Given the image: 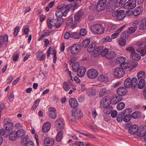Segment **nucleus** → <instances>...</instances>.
I'll return each instance as SVG.
<instances>
[{"instance_id": "62", "label": "nucleus", "mask_w": 146, "mask_h": 146, "mask_svg": "<svg viewBox=\"0 0 146 146\" xmlns=\"http://www.w3.org/2000/svg\"><path fill=\"white\" fill-rule=\"evenodd\" d=\"M64 37L65 39H68L70 38H71V33L69 32L65 33L64 35Z\"/></svg>"}, {"instance_id": "64", "label": "nucleus", "mask_w": 146, "mask_h": 146, "mask_svg": "<svg viewBox=\"0 0 146 146\" xmlns=\"http://www.w3.org/2000/svg\"><path fill=\"white\" fill-rule=\"evenodd\" d=\"M96 90H95L92 89L90 91L89 95L90 96H95L96 95Z\"/></svg>"}, {"instance_id": "12", "label": "nucleus", "mask_w": 146, "mask_h": 146, "mask_svg": "<svg viewBox=\"0 0 146 146\" xmlns=\"http://www.w3.org/2000/svg\"><path fill=\"white\" fill-rule=\"evenodd\" d=\"M98 75L97 71L94 69H91L87 72L88 77L90 79H94L96 78Z\"/></svg>"}, {"instance_id": "53", "label": "nucleus", "mask_w": 146, "mask_h": 146, "mask_svg": "<svg viewBox=\"0 0 146 146\" xmlns=\"http://www.w3.org/2000/svg\"><path fill=\"white\" fill-rule=\"evenodd\" d=\"M125 106V104L123 102H121L118 104L117 108L118 110H120L123 109Z\"/></svg>"}, {"instance_id": "27", "label": "nucleus", "mask_w": 146, "mask_h": 146, "mask_svg": "<svg viewBox=\"0 0 146 146\" xmlns=\"http://www.w3.org/2000/svg\"><path fill=\"white\" fill-rule=\"evenodd\" d=\"M17 138H24L25 135V131L22 129H18L16 131Z\"/></svg>"}, {"instance_id": "41", "label": "nucleus", "mask_w": 146, "mask_h": 146, "mask_svg": "<svg viewBox=\"0 0 146 146\" xmlns=\"http://www.w3.org/2000/svg\"><path fill=\"white\" fill-rule=\"evenodd\" d=\"M125 0H116L115 3L116 7H121L125 2Z\"/></svg>"}, {"instance_id": "55", "label": "nucleus", "mask_w": 146, "mask_h": 146, "mask_svg": "<svg viewBox=\"0 0 146 146\" xmlns=\"http://www.w3.org/2000/svg\"><path fill=\"white\" fill-rule=\"evenodd\" d=\"M107 92L106 88H103L100 90V92L99 94V95L100 97H102L105 95Z\"/></svg>"}, {"instance_id": "31", "label": "nucleus", "mask_w": 146, "mask_h": 146, "mask_svg": "<svg viewBox=\"0 0 146 146\" xmlns=\"http://www.w3.org/2000/svg\"><path fill=\"white\" fill-rule=\"evenodd\" d=\"M50 124L49 122H46L44 124L42 128V131L44 133L47 132L50 128Z\"/></svg>"}, {"instance_id": "52", "label": "nucleus", "mask_w": 146, "mask_h": 146, "mask_svg": "<svg viewBox=\"0 0 146 146\" xmlns=\"http://www.w3.org/2000/svg\"><path fill=\"white\" fill-rule=\"evenodd\" d=\"M4 127L6 130L10 131L12 130L13 129V125L11 123L7 125H5Z\"/></svg>"}, {"instance_id": "29", "label": "nucleus", "mask_w": 146, "mask_h": 146, "mask_svg": "<svg viewBox=\"0 0 146 146\" xmlns=\"http://www.w3.org/2000/svg\"><path fill=\"white\" fill-rule=\"evenodd\" d=\"M85 68L84 67H81L78 69L77 75L80 77L83 76L86 72Z\"/></svg>"}, {"instance_id": "49", "label": "nucleus", "mask_w": 146, "mask_h": 146, "mask_svg": "<svg viewBox=\"0 0 146 146\" xmlns=\"http://www.w3.org/2000/svg\"><path fill=\"white\" fill-rule=\"evenodd\" d=\"M131 115V117H132L134 119H137L140 116V113L138 111L135 112Z\"/></svg>"}, {"instance_id": "38", "label": "nucleus", "mask_w": 146, "mask_h": 146, "mask_svg": "<svg viewBox=\"0 0 146 146\" xmlns=\"http://www.w3.org/2000/svg\"><path fill=\"white\" fill-rule=\"evenodd\" d=\"M131 56L132 59L135 61L138 60L141 58L140 54L136 53L135 52L134 53L131 54Z\"/></svg>"}, {"instance_id": "2", "label": "nucleus", "mask_w": 146, "mask_h": 146, "mask_svg": "<svg viewBox=\"0 0 146 146\" xmlns=\"http://www.w3.org/2000/svg\"><path fill=\"white\" fill-rule=\"evenodd\" d=\"M64 21V19H56L55 20L52 19L50 20L49 22L47 21L48 27L50 29H51L52 28V26H54L55 28H59L60 27Z\"/></svg>"}, {"instance_id": "14", "label": "nucleus", "mask_w": 146, "mask_h": 146, "mask_svg": "<svg viewBox=\"0 0 146 146\" xmlns=\"http://www.w3.org/2000/svg\"><path fill=\"white\" fill-rule=\"evenodd\" d=\"M79 3L77 1H75L74 3H72L71 4L69 5H67L66 7H64L65 8L63 10L65 11H63V15L64 17H66L68 12L70 11V7L72 6L74 8H75L78 7V6Z\"/></svg>"}, {"instance_id": "11", "label": "nucleus", "mask_w": 146, "mask_h": 146, "mask_svg": "<svg viewBox=\"0 0 146 146\" xmlns=\"http://www.w3.org/2000/svg\"><path fill=\"white\" fill-rule=\"evenodd\" d=\"M55 126L57 129L62 130L64 126V120L61 118L58 119L55 122Z\"/></svg>"}, {"instance_id": "8", "label": "nucleus", "mask_w": 146, "mask_h": 146, "mask_svg": "<svg viewBox=\"0 0 146 146\" xmlns=\"http://www.w3.org/2000/svg\"><path fill=\"white\" fill-rule=\"evenodd\" d=\"M136 0H129L123 5L125 9H134L136 6Z\"/></svg>"}, {"instance_id": "34", "label": "nucleus", "mask_w": 146, "mask_h": 146, "mask_svg": "<svg viewBox=\"0 0 146 146\" xmlns=\"http://www.w3.org/2000/svg\"><path fill=\"white\" fill-rule=\"evenodd\" d=\"M17 137L16 133L15 131H12L10 133L9 135V139L11 141L15 140Z\"/></svg>"}, {"instance_id": "57", "label": "nucleus", "mask_w": 146, "mask_h": 146, "mask_svg": "<svg viewBox=\"0 0 146 146\" xmlns=\"http://www.w3.org/2000/svg\"><path fill=\"white\" fill-rule=\"evenodd\" d=\"M87 33L86 30L85 29H81L80 31L79 35L80 36H84L86 35Z\"/></svg>"}, {"instance_id": "39", "label": "nucleus", "mask_w": 146, "mask_h": 146, "mask_svg": "<svg viewBox=\"0 0 146 146\" xmlns=\"http://www.w3.org/2000/svg\"><path fill=\"white\" fill-rule=\"evenodd\" d=\"M125 115V112L122 111L119 114L117 117V120L118 122H121L123 120V117Z\"/></svg>"}, {"instance_id": "4", "label": "nucleus", "mask_w": 146, "mask_h": 146, "mask_svg": "<svg viewBox=\"0 0 146 146\" xmlns=\"http://www.w3.org/2000/svg\"><path fill=\"white\" fill-rule=\"evenodd\" d=\"M101 53L102 56H104L108 59H110L115 57L117 54L116 52L113 51H109L107 48H104Z\"/></svg>"}, {"instance_id": "26", "label": "nucleus", "mask_w": 146, "mask_h": 146, "mask_svg": "<svg viewBox=\"0 0 146 146\" xmlns=\"http://www.w3.org/2000/svg\"><path fill=\"white\" fill-rule=\"evenodd\" d=\"M143 11V9L142 7H137L134 10L133 14L135 16H138L142 13Z\"/></svg>"}, {"instance_id": "3", "label": "nucleus", "mask_w": 146, "mask_h": 146, "mask_svg": "<svg viewBox=\"0 0 146 146\" xmlns=\"http://www.w3.org/2000/svg\"><path fill=\"white\" fill-rule=\"evenodd\" d=\"M146 76L145 73L143 71H141L139 72L137 75L139 83L138 87L139 89H142L145 86V83L144 79Z\"/></svg>"}, {"instance_id": "16", "label": "nucleus", "mask_w": 146, "mask_h": 146, "mask_svg": "<svg viewBox=\"0 0 146 146\" xmlns=\"http://www.w3.org/2000/svg\"><path fill=\"white\" fill-rule=\"evenodd\" d=\"M103 47L102 46H99L95 48L94 50L92 52V53L91 54V56L94 57L98 56L99 54L102 55V52L104 49Z\"/></svg>"}, {"instance_id": "51", "label": "nucleus", "mask_w": 146, "mask_h": 146, "mask_svg": "<svg viewBox=\"0 0 146 146\" xmlns=\"http://www.w3.org/2000/svg\"><path fill=\"white\" fill-rule=\"evenodd\" d=\"M112 40V38L110 36H107L106 37L103 38L101 40L102 42H111Z\"/></svg>"}, {"instance_id": "9", "label": "nucleus", "mask_w": 146, "mask_h": 146, "mask_svg": "<svg viewBox=\"0 0 146 146\" xmlns=\"http://www.w3.org/2000/svg\"><path fill=\"white\" fill-rule=\"evenodd\" d=\"M107 0H100L97 3L96 8L98 11H101L104 10L106 6Z\"/></svg>"}, {"instance_id": "40", "label": "nucleus", "mask_w": 146, "mask_h": 146, "mask_svg": "<svg viewBox=\"0 0 146 146\" xmlns=\"http://www.w3.org/2000/svg\"><path fill=\"white\" fill-rule=\"evenodd\" d=\"M139 27L141 29H144L146 28V17L141 21Z\"/></svg>"}, {"instance_id": "43", "label": "nucleus", "mask_w": 146, "mask_h": 146, "mask_svg": "<svg viewBox=\"0 0 146 146\" xmlns=\"http://www.w3.org/2000/svg\"><path fill=\"white\" fill-rule=\"evenodd\" d=\"M62 133L63 132L61 130H60L57 134L56 137V140L57 142H60L62 139Z\"/></svg>"}, {"instance_id": "17", "label": "nucleus", "mask_w": 146, "mask_h": 146, "mask_svg": "<svg viewBox=\"0 0 146 146\" xmlns=\"http://www.w3.org/2000/svg\"><path fill=\"white\" fill-rule=\"evenodd\" d=\"M76 24V22L73 20L72 17H70L68 19H67L66 23L67 27L72 29H74L75 28Z\"/></svg>"}, {"instance_id": "61", "label": "nucleus", "mask_w": 146, "mask_h": 146, "mask_svg": "<svg viewBox=\"0 0 146 146\" xmlns=\"http://www.w3.org/2000/svg\"><path fill=\"white\" fill-rule=\"evenodd\" d=\"M20 28L19 26H17L14 29V31L13 35L14 36H16L18 32L19 31Z\"/></svg>"}, {"instance_id": "21", "label": "nucleus", "mask_w": 146, "mask_h": 146, "mask_svg": "<svg viewBox=\"0 0 146 146\" xmlns=\"http://www.w3.org/2000/svg\"><path fill=\"white\" fill-rule=\"evenodd\" d=\"M48 109L50 111L49 113V117L52 119L56 118L57 115L55 109L51 107H50Z\"/></svg>"}, {"instance_id": "32", "label": "nucleus", "mask_w": 146, "mask_h": 146, "mask_svg": "<svg viewBox=\"0 0 146 146\" xmlns=\"http://www.w3.org/2000/svg\"><path fill=\"white\" fill-rule=\"evenodd\" d=\"M122 99V98L121 96L115 95L111 100V104H117L121 101Z\"/></svg>"}, {"instance_id": "1", "label": "nucleus", "mask_w": 146, "mask_h": 146, "mask_svg": "<svg viewBox=\"0 0 146 146\" xmlns=\"http://www.w3.org/2000/svg\"><path fill=\"white\" fill-rule=\"evenodd\" d=\"M124 84L125 88H135L138 84V80L135 77L131 79L130 78H128L125 80Z\"/></svg>"}, {"instance_id": "59", "label": "nucleus", "mask_w": 146, "mask_h": 146, "mask_svg": "<svg viewBox=\"0 0 146 146\" xmlns=\"http://www.w3.org/2000/svg\"><path fill=\"white\" fill-rule=\"evenodd\" d=\"M126 49L129 52H130L131 54H133L135 52V49L133 46L127 47Z\"/></svg>"}, {"instance_id": "58", "label": "nucleus", "mask_w": 146, "mask_h": 146, "mask_svg": "<svg viewBox=\"0 0 146 146\" xmlns=\"http://www.w3.org/2000/svg\"><path fill=\"white\" fill-rule=\"evenodd\" d=\"M44 32L43 34H42L45 37L47 36H49L51 35L53 33V31H50L48 30H46L45 31H43Z\"/></svg>"}, {"instance_id": "10", "label": "nucleus", "mask_w": 146, "mask_h": 146, "mask_svg": "<svg viewBox=\"0 0 146 146\" xmlns=\"http://www.w3.org/2000/svg\"><path fill=\"white\" fill-rule=\"evenodd\" d=\"M113 74L115 77L119 78L122 77L125 74V72L123 68H117L114 70Z\"/></svg>"}, {"instance_id": "24", "label": "nucleus", "mask_w": 146, "mask_h": 146, "mask_svg": "<svg viewBox=\"0 0 146 146\" xmlns=\"http://www.w3.org/2000/svg\"><path fill=\"white\" fill-rule=\"evenodd\" d=\"M79 45L75 44L72 46L71 48L70 51L72 54H75L78 53L80 49Z\"/></svg>"}, {"instance_id": "33", "label": "nucleus", "mask_w": 146, "mask_h": 146, "mask_svg": "<svg viewBox=\"0 0 146 146\" xmlns=\"http://www.w3.org/2000/svg\"><path fill=\"white\" fill-rule=\"evenodd\" d=\"M8 40V37L7 35L0 36V47L4 44L5 42H7Z\"/></svg>"}, {"instance_id": "48", "label": "nucleus", "mask_w": 146, "mask_h": 146, "mask_svg": "<svg viewBox=\"0 0 146 146\" xmlns=\"http://www.w3.org/2000/svg\"><path fill=\"white\" fill-rule=\"evenodd\" d=\"M131 118V116L129 113L126 115L123 118V121L125 122L129 121Z\"/></svg>"}, {"instance_id": "36", "label": "nucleus", "mask_w": 146, "mask_h": 146, "mask_svg": "<svg viewBox=\"0 0 146 146\" xmlns=\"http://www.w3.org/2000/svg\"><path fill=\"white\" fill-rule=\"evenodd\" d=\"M96 44L95 42H92L90 44L88 47L87 50L88 52H91V54L92 53V52L96 48Z\"/></svg>"}, {"instance_id": "37", "label": "nucleus", "mask_w": 146, "mask_h": 146, "mask_svg": "<svg viewBox=\"0 0 146 146\" xmlns=\"http://www.w3.org/2000/svg\"><path fill=\"white\" fill-rule=\"evenodd\" d=\"M98 80L101 82H108L109 80L108 77L104 75H101L98 78Z\"/></svg>"}, {"instance_id": "18", "label": "nucleus", "mask_w": 146, "mask_h": 146, "mask_svg": "<svg viewBox=\"0 0 146 146\" xmlns=\"http://www.w3.org/2000/svg\"><path fill=\"white\" fill-rule=\"evenodd\" d=\"M126 88L124 87H119L117 90L116 92L117 94L121 96L126 95L127 92Z\"/></svg>"}, {"instance_id": "30", "label": "nucleus", "mask_w": 146, "mask_h": 146, "mask_svg": "<svg viewBox=\"0 0 146 146\" xmlns=\"http://www.w3.org/2000/svg\"><path fill=\"white\" fill-rule=\"evenodd\" d=\"M84 14L82 10L79 11L74 16V20L76 21H80V19Z\"/></svg>"}, {"instance_id": "5", "label": "nucleus", "mask_w": 146, "mask_h": 146, "mask_svg": "<svg viewBox=\"0 0 146 146\" xmlns=\"http://www.w3.org/2000/svg\"><path fill=\"white\" fill-rule=\"evenodd\" d=\"M104 28L100 24H96L92 25L91 28L92 32L95 34H100L103 33L104 31Z\"/></svg>"}, {"instance_id": "20", "label": "nucleus", "mask_w": 146, "mask_h": 146, "mask_svg": "<svg viewBox=\"0 0 146 146\" xmlns=\"http://www.w3.org/2000/svg\"><path fill=\"white\" fill-rule=\"evenodd\" d=\"M44 143L45 146H53L54 140L51 137H46L44 140Z\"/></svg>"}, {"instance_id": "63", "label": "nucleus", "mask_w": 146, "mask_h": 146, "mask_svg": "<svg viewBox=\"0 0 146 146\" xmlns=\"http://www.w3.org/2000/svg\"><path fill=\"white\" fill-rule=\"evenodd\" d=\"M111 116L113 118H115L117 114V112L116 110H114L111 111Z\"/></svg>"}, {"instance_id": "22", "label": "nucleus", "mask_w": 146, "mask_h": 146, "mask_svg": "<svg viewBox=\"0 0 146 146\" xmlns=\"http://www.w3.org/2000/svg\"><path fill=\"white\" fill-rule=\"evenodd\" d=\"M138 128V126L137 125H134L129 127V132L131 134L137 133Z\"/></svg>"}, {"instance_id": "60", "label": "nucleus", "mask_w": 146, "mask_h": 146, "mask_svg": "<svg viewBox=\"0 0 146 146\" xmlns=\"http://www.w3.org/2000/svg\"><path fill=\"white\" fill-rule=\"evenodd\" d=\"M3 123H4V126H5V125L9 124L10 123H11V121L10 119L8 117L6 118L4 120Z\"/></svg>"}, {"instance_id": "28", "label": "nucleus", "mask_w": 146, "mask_h": 146, "mask_svg": "<svg viewBox=\"0 0 146 146\" xmlns=\"http://www.w3.org/2000/svg\"><path fill=\"white\" fill-rule=\"evenodd\" d=\"M43 52L42 51H37L36 53V57L38 60L42 61L45 58V54H43Z\"/></svg>"}, {"instance_id": "50", "label": "nucleus", "mask_w": 146, "mask_h": 146, "mask_svg": "<svg viewBox=\"0 0 146 146\" xmlns=\"http://www.w3.org/2000/svg\"><path fill=\"white\" fill-rule=\"evenodd\" d=\"M120 66L122 67V68H123V69H127V68H130V64L127 63L125 62L124 63L120 64Z\"/></svg>"}, {"instance_id": "46", "label": "nucleus", "mask_w": 146, "mask_h": 146, "mask_svg": "<svg viewBox=\"0 0 146 146\" xmlns=\"http://www.w3.org/2000/svg\"><path fill=\"white\" fill-rule=\"evenodd\" d=\"M125 59L124 57L120 56L117 57L116 59V61L117 63L122 64L125 62Z\"/></svg>"}, {"instance_id": "19", "label": "nucleus", "mask_w": 146, "mask_h": 146, "mask_svg": "<svg viewBox=\"0 0 146 146\" xmlns=\"http://www.w3.org/2000/svg\"><path fill=\"white\" fill-rule=\"evenodd\" d=\"M146 131V126H141L137 132V135L139 137H142Z\"/></svg>"}, {"instance_id": "54", "label": "nucleus", "mask_w": 146, "mask_h": 146, "mask_svg": "<svg viewBox=\"0 0 146 146\" xmlns=\"http://www.w3.org/2000/svg\"><path fill=\"white\" fill-rule=\"evenodd\" d=\"M118 42L119 44L124 46L126 43V40L125 38L120 37L118 40Z\"/></svg>"}, {"instance_id": "47", "label": "nucleus", "mask_w": 146, "mask_h": 146, "mask_svg": "<svg viewBox=\"0 0 146 146\" xmlns=\"http://www.w3.org/2000/svg\"><path fill=\"white\" fill-rule=\"evenodd\" d=\"M64 89L66 91H68L70 89L69 84L67 82H64L63 84Z\"/></svg>"}, {"instance_id": "15", "label": "nucleus", "mask_w": 146, "mask_h": 146, "mask_svg": "<svg viewBox=\"0 0 146 146\" xmlns=\"http://www.w3.org/2000/svg\"><path fill=\"white\" fill-rule=\"evenodd\" d=\"M73 117L75 119H78L82 117V113L80 109L77 108L72 111Z\"/></svg>"}, {"instance_id": "23", "label": "nucleus", "mask_w": 146, "mask_h": 146, "mask_svg": "<svg viewBox=\"0 0 146 146\" xmlns=\"http://www.w3.org/2000/svg\"><path fill=\"white\" fill-rule=\"evenodd\" d=\"M65 8L64 7H60V6H58L57 7V9L59 10L57 11L55 13L56 15V17L58 18H61L63 16V11L62 10H63Z\"/></svg>"}, {"instance_id": "7", "label": "nucleus", "mask_w": 146, "mask_h": 146, "mask_svg": "<svg viewBox=\"0 0 146 146\" xmlns=\"http://www.w3.org/2000/svg\"><path fill=\"white\" fill-rule=\"evenodd\" d=\"M111 103V99L109 97L106 96L102 98L100 101V106L102 108L106 107Z\"/></svg>"}, {"instance_id": "44", "label": "nucleus", "mask_w": 146, "mask_h": 146, "mask_svg": "<svg viewBox=\"0 0 146 146\" xmlns=\"http://www.w3.org/2000/svg\"><path fill=\"white\" fill-rule=\"evenodd\" d=\"M90 39H87L83 40L82 43L83 47L84 48H86L90 43Z\"/></svg>"}, {"instance_id": "42", "label": "nucleus", "mask_w": 146, "mask_h": 146, "mask_svg": "<svg viewBox=\"0 0 146 146\" xmlns=\"http://www.w3.org/2000/svg\"><path fill=\"white\" fill-rule=\"evenodd\" d=\"M80 36L79 33L77 32L71 33V38L74 39H78L80 38Z\"/></svg>"}, {"instance_id": "56", "label": "nucleus", "mask_w": 146, "mask_h": 146, "mask_svg": "<svg viewBox=\"0 0 146 146\" xmlns=\"http://www.w3.org/2000/svg\"><path fill=\"white\" fill-rule=\"evenodd\" d=\"M129 36V33L127 30V31H125L121 34V37L127 38H128Z\"/></svg>"}, {"instance_id": "13", "label": "nucleus", "mask_w": 146, "mask_h": 146, "mask_svg": "<svg viewBox=\"0 0 146 146\" xmlns=\"http://www.w3.org/2000/svg\"><path fill=\"white\" fill-rule=\"evenodd\" d=\"M138 51L140 52L141 56L146 55V43L142 42L140 44L138 48Z\"/></svg>"}, {"instance_id": "35", "label": "nucleus", "mask_w": 146, "mask_h": 146, "mask_svg": "<svg viewBox=\"0 0 146 146\" xmlns=\"http://www.w3.org/2000/svg\"><path fill=\"white\" fill-rule=\"evenodd\" d=\"M125 25L123 26L122 27L118 29L116 31V32L115 33L112 34L111 35L112 38H113L114 39L116 38L119 34L123 28L125 27Z\"/></svg>"}, {"instance_id": "6", "label": "nucleus", "mask_w": 146, "mask_h": 146, "mask_svg": "<svg viewBox=\"0 0 146 146\" xmlns=\"http://www.w3.org/2000/svg\"><path fill=\"white\" fill-rule=\"evenodd\" d=\"M112 16L116 17L118 21H120L123 19L126 16L125 11L120 10L113 11L112 13Z\"/></svg>"}, {"instance_id": "25", "label": "nucleus", "mask_w": 146, "mask_h": 146, "mask_svg": "<svg viewBox=\"0 0 146 146\" xmlns=\"http://www.w3.org/2000/svg\"><path fill=\"white\" fill-rule=\"evenodd\" d=\"M69 103L71 107L72 108H75L78 106V103L77 100L73 98H71L69 100Z\"/></svg>"}, {"instance_id": "45", "label": "nucleus", "mask_w": 146, "mask_h": 146, "mask_svg": "<svg viewBox=\"0 0 146 146\" xmlns=\"http://www.w3.org/2000/svg\"><path fill=\"white\" fill-rule=\"evenodd\" d=\"M138 27H133L129 28L127 30L129 34L134 33L137 30Z\"/></svg>"}]
</instances>
